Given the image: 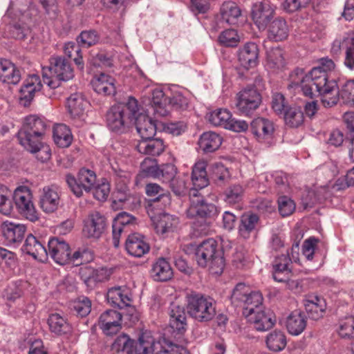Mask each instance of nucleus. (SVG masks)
<instances>
[{
    "label": "nucleus",
    "instance_id": "obj_1",
    "mask_svg": "<svg viewBox=\"0 0 354 354\" xmlns=\"http://www.w3.org/2000/svg\"><path fill=\"white\" fill-rule=\"evenodd\" d=\"M319 64L302 77L299 86L305 96L320 97L324 106H332L338 101V85L334 79H329L328 72L333 70L335 64L328 57L320 59Z\"/></svg>",
    "mask_w": 354,
    "mask_h": 354
},
{
    "label": "nucleus",
    "instance_id": "obj_2",
    "mask_svg": "<svg viewBox=\"0 0 354 354\" xmlns=\"http://www.w3.org/2000/svg\"><path fill=\"white\" fill-rule=\"evenodd\" d=\"M160 343L149 332L142 333L137 343L126 334L117 337L111 345L112 354H160Z\"/></svg>",
    "mask_w": 354,
    "mask_h": 354
},
{
    "label": "nucleus",
    "instance_id": "obj_3",
    "mask_svg": "<svg viewBox=\"0 0 354 354\" xmlns=\"http://www.w3.org/2000/svg\"><path fill=\"white\" fill-rule=\"evenodd\" d=\"M138 110V101L133 97H129L126 104L112 106L106 113L107 127L116 133H125Z\"/></svg>",
    "mask_w": 354,
    "mask_h": 354
},
{
    "label": "nucleus",
    "instance_id": "obj_4",
    "mask_svg": "<svg viewBox=\"0 0 354 354\" xmlns=\"http://www.w3.org/2000/svg\"><path fill=\"white\" fill-rule=\"evenodd\" d=\"M46 129V123L43 118L37 115L26 117L23 127L17 133L20 145L28 151H35L41 145Z\"/></svg>",
    "mask_w": 354,
    "mask_h": 354
},
{
    "label": "nucleus",
    "instance_id": "obj_5",
    "mask_svg": "<svg viewBox=\"0 0 354 354\" xmlns=\"http://www.w3.org/2000/svg\"><path fill=\"white\" fill-rule=\"evenodd\" d=\"M195 259L200 267H208L213 274H221L223 272L224 259L218 250L217 241L214 239H207L196 247Z\"/></svg>",
    "mask_w": 354,
    "mask_h": 354
},
{
    "label": "nucleus",
    "instance_id": "obj_6",
    "mask_svg": "<svg viewBox=\"0 0 354 354\" xmlns=\"http://www.w3.org/2000/svg\"><path fill=\"white\" fill-rule=\"evenodd\" d=\"M44 83L51 88L59 86L58 82H67L74 77L73 69L64 57L53 56L50 59V66L42 68Z\"/></svg>",
    "mask_w": 354,
    "mask_h": 354
},
{
    "label": "nucleus",
    "instance_id": "obj_7",
    "mask_svg": "<svg viewBox=\"0 0 354 354\" xmlns=\"http://www.w3.org/2000/svg\"><path fill=\"white\" fill-rule=\"evenodd\" d=\"M187 310L189 315L199 322L212 320L216 315V301L201 294H190L187 297Z\"/></svg>",
    "mask_w": 354,
    "mask_h": 354
},
{
    "label": "nucleus",
    "instance_id": "obj_8",
    "mask_svg": "<svg viewBox=\"0 0 354 354\" xmlns=\"http://www.w3.org/2000/svg\"><path fill=\"white\" fill-rule=\"evenodd\" d=\"M66 181L74 195L80 197L84 192H89L94 187L96 174L92 170L82 168L79 171L77 178L71 174H67Z\"/></svg>",
    "mask_w": 354,
    "mask_h": 354
},
{
    "label": "nucleus",
    "instance_id": "obj_9",
    "mask_svg": "<svg viewBox=\"0 0 354 354\" xmlns=\"http://www.w3.org/2000/svg\"><path fill=\"white\" fill-rule=\"evenodd\" d=\"M32 199L30 189L27 186H19L13 193V201L19 214L30 221H35L39 217Z\"/></svg>",
    "mask_w": 354,
    "mask_h": 354
},
{
    "label": "nucleus",
    "instance_id": "obj_10",
    "mask_svg": "<svg viewBox=\"0 0 354 354\" xmlns=\"http://www.w3.org/2000/svg\"><path fill=\"white\" fill-rule=\"evenodd\" d=\"M261 102V95L254 86L245 87L236 94V108L243 115L252 114Z\"/></svg>",
    "mask_w": 354,
    "mask_h": 354
},
{
    "label": "nucleus",
    "instance_id": "obj_11",
    "mask_svg": "<svg viewBox=\"0 0 354 354\" xmlns=\"http://www.w3.org/2000/svg\"><path fill=\"white\" fill-rule=\"evenodd\" d=\"M275 6L268 1H258L252 6V19L259 30H264L274 17Z\"/></svg>",
    "mask_w": 354,
    "mask_h": 354
},
{
    "label": "nucleus",
    "instance_id": "obj_12",
    "mask_svg": "<svg viewBox=\"0 0 354 354\" xmlns=\"http://www.w3.org/2000/svg\"><path fill=\"white\" fill-rule=\"evenodd\" d=\"M219 209L213 203H207L204 199L194 196L187 211L189 217H199L201 218L214 220L218 215Z\"/></svg>",
    "mask_w": 354,
    "mask_h": 354
},
{
    "label": "nucleus",
    "instance_id": "obj_13",
    "mask_svg": "<svg viewBox=\"0 0 354 354\" xmlns=\"http://www.w3.org/2000/svg\"><path fill=\"white\" fill-rule=\"evenodd\" d=\"M248 322L258 331L268 330L274 325L276 319L273 313L263 306L256 309H250L245 315Z\"/></svg>",
    "mask_w": 354,
    "mask_h": 354
},
{
    "label": "nucleus",
    "instance_id": "obj_14",
    "mask_svg": "<svg viewBox=\"0 0 354 354\" xmlns=\"http://www.w3.org/2000/svg\"><path fill=\"white\" fill-rule=\"evenodd\" d=\"M71 248L68 243L62 238L53 237L48 242V257L60 265H65L70 261Z\"/></svg>",
    "mask_w": 354,
    "mask_h": 354
},
{
    "label": "nucleus",
    "instance_id": "obj_15",
    "mask_svg": "<svg viewBox=\"0 0 354 354\" xmlns=\"http://www.w3.org/2000/svg\"><path fill=\"white\" fill-rule=\"evenodd\" d=\"M98 325L104 334L112 336L122 328V315L117 310H107L100 315Z\"/></svg>",
    "mask_w": 354,
    "mask_h": 354
},
{
    "label": "nucleus",
    "instance_id": "obj_16",
    "mask_svg": "<svg viewBox=\"0 0 354 354\" xmlns=\"http://www.w3.org/2000/svg\"><path fill=\"white\" fill-rule=\"evenodd\" d=\"M158 173V177L156 179H158L164 183H168L176 195H180L183 192L185 183L182 180L178 181L176 178L177 169L174 165L171 163L162 165L159 167Z\"/></svg>",
    "mask_w": 354,
    "mask_h": 354
},
{
    "label": "nucleus",
    "instance_id": "obj_17",
    "mask_svg": "<svg viewBox=\"0 0 354 354\" xmlns=\"http://www.w3.org/2000/svg\"><path fill=\"white\" fill-rule=\"evenodd\" d=\"M272 121L263 118L254 119L250 124V131L259 142L270 144L274 133Z\"/></svg>",
    "mask_w": 354,
    "mask_h": 354
},
{
    "label": "nucleus",
    "instance_id": "obj_18",
    "mask_svg": "<svg viewBox=\"0 0 354 354\" xmlns=\"http://www.w3.org/2000/svg\"><path fill=\"white\" fill-rule=\"evenodd\" d=\"M136 223V218L131 214L121 212L114 218L112 225L113 243L115 248L120 244L122 233H127Z\"/></svg>",
    "mask_w": 354,
    "mask_h": 354
},
{
    "label": "nucleus",
    "instance_id": "obj_19",
    "mask_svg": "<svg viewBox=\"0 0 354 354\" xmlns=\"http://www.w3.org/2000/svg\"><path fill=\"white\" fill-rule=\"evenodd\" d=\"M21 250L39 261L44 262L48 259L47 248L45 243L41 238H37L31 234L27 236Z\"/></svg>",
    "mask_w": 354,
    "mask_h": 354
},
{
    "label": "nucleus",
    "instance_id": "obj_20",
    "mask_svg": "<svg viewBox=\"0 0 354 354\" xmlns=\"http://www.w3.org/2000/svg\"><path fill=\"white\" fill-rule=\"evenodd\" d=\"M3 236L8 245H18L24 238L26 227L24 224L3 221L1 226Z\"/></svg>",
    "mask_w": 354,
    "mask_h": 354
},
{
    "label": "nucleus",
    "instance_id": "obj_21",
    "mask_svg": "<svg viewBox=\"0 0 354 354\" xmlns=\"http://www.w3.org/2000/svg\"><path fill=\"white\" fill-rule=\"evenodd\" d=\"M207 162L204 160H199L192 167V182L193 189L190 191V196H197L198 189L207 187L209 184V179L207 174Z\"/></svg>",
    "mask_w": 354,
    "mask_h": 354
},
{
    "label": "nucleus",
    "instance_id": "obj_22",
    "mask_svg": "<svg viewBox=\"0 0 354 354\" xmlns=\"http://www.w3.org/2000/svg\"><path fill=\"white\" fill-rule=\"evenodd\" d=\"M105 226V218L99 212H95L85 220L83 233L88 238L98 239L104 232Z\"/></svg>",
    "mask_w": 354,
    "mask_h": 354
},
{
    "label": "nucleus",
    "instance_id": "obj_23",
    "mask_svg": "<svg viewBox=\"0 0 354 354\" xmlns=\"http://www.w3.org/2000/svg\"><path fill=\"white\" fill-rule=\"evenodd\" d=\"M169 326L171 333L176 337L182 335L187 329V317L183 307L172 304L170 307Z\"/></svg>",
    "mask_w": 354,
    "mask_h": 354
},
{
    "label": "nucleus",
    "instance_id": "obj_24",
    "mask_svg": "<svg viewBox=\"0 0 354 354\" xmlns=\"http://www.w3.org/2000/svg\"><path fill=\"white\" fill-rule=\"evenodd\" d=\"M106 300L112 306L123 308L131 305V294L127 287H113L109 289Z\"/></svg>",
    "mask_w": 354,
    "mask_h": 354
},
{
    "label": "nucleus",
    "instance_id": "obj_25",
    "mask_svg": "<svg viewBox=\"0 0 354 354\" xmlns=\"http://www.w3.org/2000/svg\"><path fill=\"white\" fill-rule=\"evenodd\" d=\"M133 122L136 125V130L141 140L152 138L156 135V125L154 120L149 116L140 113L139 110L136 117L133 118Z\"/></svg>",
    "mask_w": 354,
    "mask_h": 354
},
{
    "label": "nucleus",
    "instance_id": "obj_26",
    "mask_svg": "<svg viewBox=\"0 0 354 354\" xmlns=\"http://www.w3.org/2000/svg\"><path fill=\"white\" fill-rule=\"evenodd\" d=\"M127 253L134 257H141L149 251V245L144 236L138 233L129 234L125 241Z\"/></svg>",
    "mask_w": 354,
    "mask_h": 354
},
{
    "label": "nucleus",
    "instance_id": "obj_27",
    "mask_svg": "<svg viewBox=\"0 0 354 354\" xmlns=\"http://www.w3.org/2000/svg\"><path fill=\"white\" fill-rule=\"evenodd\" d=\"M156 232L160 234L172 232L179 223L178 218L167 213H161L151 218Z\"/></svg>",
    "mask_w": 354,
    "mask_h": 354
},
{
    "label": "nucleus",
    "instance_id": "obj_28",
    "mask_svg": "<svg viewBox=\"0 0 354 354\" xmlns=\"http://www.w3.org/2000/svg\"><path fill=\"white\" fill-rule=\"evenodd\" d=\"M115 84V78L105 73L96 75L91 81L94 91L103 95H114L116 91Z\"/></svg>",
    "mask_w": 354,
    "mask_h": 354
},
{
    "label": "nucleus",
    "instance_id": "obj_29",
    "mask_svg": "<svg viewBox=\"0 0 354 354\" xmlns=\"http://www.w3.org/2000/svg\"><path fill=\"white\" fill-rule=\"evenodd\" d=\"M68 111L73 119H80L84 115L88 102L80 93L71 94L67 98Z\"/></svg>",
    "mask_w": 354,
    "mask_h": 354
},
{
    "label": "nucleus",
    "instance_id": "obj_30",
    "mask_svg": "<svg viewBox=\"0 0 354 354\" xmlns=\"http://www.w3.org/2000/svg\"><path fill=\"white\" fill-rule=\"evenodd\" d=\"M238 57L240 64L243 68L249 69L254 67L258 59L257 45L254 42L246 43L242 48L239 49Z\"/></svg>",
    "mask_w": 354,
    "mask_h": 354
},
{
    "label": "nucleus",
    "instance_id": "obj_31",
    "mask_svg": "<svg viewBox=\"0 0 354 354\" xmlns=\"http://www.w3.org/2000/svg\"><path fill=\"white\" fill-rule=\"evenodd\" d=\"M305 310L309 317L317 320L323 316L326 307L324 298L317 295H310L304 301Z\"/></svg>",
    "mask_w": 354,
    "mask_h": 354
},
{
    "label": "nucleus",
    "instance_id": "obj_32",
    "mask_svg": "<svg viewBox=\"0 0 354 354\" xmlns=\"http://www.w3.org/2000/svg\"><path fill=\"white\" fill-rule=\"evenodd\" d=\"M307 317L304 313L295 310L286 318V326L288 333L295 336L300 335L306 328Z\"/></svg>",
    "mask_w": 354,
    "mask_h": 354
},
{
    "label": "nucleus",
    "instance_id": "obj_33",
    "mask_svg": "<svg viewBox=\"0 0 354 354\" xmlns=\"http://www.w3.org/2000/svg\"><path fill=\"white\" fill-rule=\"evenodd\" d=\"M259 217L256 214H244L241 216L239 225V234L244 239H249L257 231Z\"/></svg>",
    "mask_w": 354,
    "mask_h": 354
},
{
    "label": "nucleus",
    "instance_id": "obj_34",
    "mask_svg": "<svg viewBox=\"0 0 354 354\" xmlns=\"http://www.w3.org/2000/svg\"><path fill=\"white\" fill-rule=\"evenodd\" d=\"M41 87L42 84L38 75H29L20 89V100L21 101L24 100L25 104L30 103L33 99L35 92L40 91Z\"/></svg>",
    "mask_w": 354,
    "mask_h": 354
},
{
    "label": "nucleus",
    "instance_id": "obj_35",
    "mask_svg": "<svg viewBox=\"0 0 354 354\" xmlns=\"http://www.w3.org/2000/svg\"><path fill=\"white\" fill-rule=\"evenodd\" d=\"M59 204V196L56 188L45 187L40 197V206L44 212L51 213L55 212Z\"/></svg>",
    "mask_w": 354,
    "mask_h": 354
},
{
    "label": "nucleus",
    "instance_id": "obj_36",
    "mask_svg": "<svg viewBox=\"0 0 354 354\" xmlns=\"http://www.w3.org/2000/svg\"><path fill=\"white\" fill-rule=\"evenodd\" d=\"M0 79L5 83L17 84L21 80V73L9 60H0Z\"/></svg>",
    "mask_w": 354,
    "mask_h": 354
},
{
    "label": "nucleus",
    "instance_id": "obj_37",
    "mask_svg": "<svg viewBox=\"0 0 354 354\" xmlns=\"http://www.w3.org/2000/svg\"><path fill=\"white\" fill-rule=\"evenodd\" d=\"M136 149L140 153L155 156L162 153L165 145L162 139L152 138L140 140L136 146Z\"/></svg>",
    "mask_w": 354,
    "mask_h": 354
},
{
    "label": "nucleus",
    "instance_id": "obj_38",
    "mask_svg": "<svg viewBox=\"0 0 354 354\" xmlns=\"http://www.w3.org/2000/svg\"><path fill=\"white\" fill-rule=\"evenodd\" d=\"M151 275L156 281H167L171 279L173 270L169 263L165 258H159L153 264Z\"/></svg>",
    "mask_w": 354,
    "mask_h": 354
},
{
    "label": "nucleus",
    "instance_id": "obj_39",
    "mask_svg": "<svg viewBox=\"0 0 354 354\" xmlns=\"http://www.w3.org/2000/svg\"><path fill=\"white\" fill-rule=\"evenodd\" d=\"M222 137L212 131L203 133L198 140L201 149L204 153H212L217 150L222 144Z\"/></svg>",
    "mask_w": 354,
    "mask_h": 354
},
{
    "label": "nucleus",
    "instance_id": "obj_40",
    "mask_svg": "<svg viewBox=\"0 0 354 354\" xmlns=\"http://www.w3.org/2000/svg\"><path fill=\"white\" fill-rule=\"evenodd\" d=\"M288 35L286 21L281 17H277L268 26V38L275 41L285 39Z\"/></svg>",
    "mask_w": 354,
    "mask_h": 354
},
{
    "label": "nucleus",
    "instance_id": "obj_41",
    "mask_svg": "<svg viewBox=\"0 0 354 354\" xmlns=\"http://www.w3.org/2000/svg\"><path fill=\"white\" fill-rule=\"evenodd\" d=\"M53 140L59 147H68L73 141L71 129L64 124H57L53 128Z\"/></svg>",
    "mask_w": 354,
    "mask_h": 354
},
{
    "label": "nucleus",
    "instance_id": "obj_42",
    "mask_svg": "<svg viewBox=\"0 0 354 354\" xmlns=\"http://www.w3.org/2000/svg\"><path fill=\"white\" fill-rule=\"evenodd\" d=\"M162 89L157 88L152 92V106L154 114L157 116H166L169 111L168 109L167 99Z\"/></svg>",
    "mask_w": 354,
    "mask_h": 354
},
{
    "label": "nucleus",
    "instance_id": "obj_43",
    "mask_svg": "<svg viewBox=\"0 0 354 354\" xmlns=\"http://www.w3.org/2000/svg\"><path fill=\"white\" fill-rule=\"evenodd\" d=\"M285 65L283 50L273 48L267 51L266 66L273 72L281 69Z\"/></svg>",
    "mask_w": 354,
    "mask_h": 354
},
{
    "label": "nucleus",
    "instance_id": "obj_44",
    "mask_svg": "<svg viewBox=\"0 0 354 354\" xmlns=\"http://www.w3.org/2000/svg\"><path fill=\"white\" fill-rule=\"evenodd\" d=\"M221 19L230 24L236 23L241 15L239 6L233 1H227L223 3L221 10Z\"/></svg>",
    "mask_w": 354,
    "mask_h": 354
},
{
    "label": "nucleus",
    "instance_id": "obj_45",
    "mask_svg": "<svg viewBox=\"0 0 354 354\" xmlns=\"http://www.w3.org/2000/svg\"><path fill=\"white\" fill-rule=\"evenodd\" d=\"M146 194L148 196L152 197L151 201L153 203L160 202L164 207L170 203L169 194L156 183L147 184Z\"/></svg>",
    "mask_w": 354,
    "mask_h": 354
},
{
    "label": "nucleus",
    "instance_id": "obj_46",
    "mask_svg": "<svg viewBox=\"0 0 354 354\" xmlns=\"http://www.w3.org/2000/svg\"><path fill=\"white\" fill-rule=\"evenodd\" d=\"M282 116L286 124L292 128L299 127L304 121V112L299 106H289Z\"/></svg>",
    "mask_w": 354,
    "mask_h": 354
},
{
    "label": "nucleus",
    "instance_id": "obj_47",
    "mask_svg": "<svg viewBox=\"0 0 354 354\" xmlns=\"http://www.w3.org/2000/svg\"><path fill=\"white\" fill-rule=\"evenodd\" d=\"M48 324L50 331L58 335L66 333L71 329L66 319L57 313H53L49 316Z\"/></svg>",
    "mask_w": 354,
    "mask_h": 354
},
{
    "label": "nucleus",
    "instance_id": "obj_48",
    "mask_svg": "<svg viewBox=\"0 0 354 354\" xmlns=\"http://www.w3.org/2000/svg\"><path fill=\"white\" fill-rule=\"evenodd\" d=\"M244 189L239 184L227 187L223 193V199L228 205L239 204L243 198Z\"/></svg>",
    "mask_w": 354,
    "mask_h": 354
},
{
    "label": "nucleus",
    "instance_id": "obj_49",
    "mask_svg": "<svg viewBox=\"0 0 354 354\" xmlns=\"http://www.w3.org/2000/svg\"><path fill=\"white\" fill-rule=\"evenodd\" d=\"M207 117L209 122L212 125L225 129L232 114L226 109H217L209 113Z\"/></svg>",
    "mask_w": 354,
    "mask_h": 354
},
{
    "label": "nucleus",
    "instance_id": "obj_50",
    "mask_svg": "<svg viewBox=\"0 0 354 354\" xmlns=\"http://www.w3.org/2000/svg\"><path fill=\"white\" fill-rule=\"evenodd\" d=\"M64 53L65 55L70 58H72L74 56L73 61L77 68L82 71L84 70V62L79 44L77 45L73 41L66 43L64 46Z\"/></svg>",
    "mask_w": 354,
    "mask_h": 354
},
{
    "label": "nucleus",
    "instance_id": "obj_51",
    "mask_svg": "<svg viewBox=\"0 0 354 354\" xmlns=\"http://www.w3.org/2000/svg\"><path fill=\"white\" fill-rule=\"evenodd\" d=\"M268 348L272 351H282L286 346V338L284 333L279 330L270 333L266 338Z\"/></svg>",
    "mask_w": 354,
    "mask_h": 354
},
{
    "label": "nucleus",
    "instance_id": "obj_52",
    "mask_svg": "<svg viewBox=\"0 0 354 354\" xmlns=\"http://www.w3.org/2000/svg\"><path fill=\"white\" fill-rule=\"evenodd\" d=\"M159 167L156 159L146 158L140 164V175L144 178L156 179L158 177Z\"/></svg>",
    "mask_w": 354,
    "mask_h": 354
},
{
    "label": "nucleus",
    "instance_id": "obj_53",
    "mask_svg": "<svg viewBox=\"0 0 354 354\" xmlns=\"http://www.w3.org/2000/svg\"><path fill=\"white\" fill-rule=\"evenodd\" d=\"M242 303L245 305L243 313L246 315L250 309L256 310L263 306V296L259 291L250 290Z\"/></svg>",
    "mask_w": 354,
    "mask_h": 354
},
{
    "label": "nucleus",
    "instance_id": "obj_54",
    "mask_svg": "<svg viewBox=\"0 0 354 354\" xmlns=\"http://www.w3.org/2000/svg\"><path fill=\"white\" fill-rule=\"evenodd\" d=\"M337 330L342 338L354 339V317L348 316L339 320Z\"/></svg>",
    "mask_w": 354,
    "mask_h": 354
},
{
    "label": "nucleus",
    "instance_id": "obj_55",
    "mask_svg": "<svg viewBox=\"0 0 354 354\" xmlns=\"http://www.w3.org/2000/svg\"><path fill=\"white\" fill-rule=\"evenodd\" d=\"M11 195V191L7 187L0 185V213L2 214L10 215L12 213Z\"/></svg>",
    "mask_w": 354,
    "mask_h": 354
},
{
    "label": "nucleus",
    "instance_id": "obj_56",
    "mask_svg": "<svg viewBox=\"0 0 354 354\" xmlns=\"http://www.w3.org/2000/svg\"><path fill=\"white\" fill-rule=\"evenodd\" d=\"M93 259V253L86 248L78 249L71 254L70 251V261L75 266H78L84 263L90 262Z\"/></svg>",
    "mask_w": 354,
    "mask_h": 354
},
{
    "label": "nucleus",
    "instance_id": "obj_57",
    "mask_svg": "<svg viewBox=\"0 0 354 354\" xmlns=\"http://www.w3.org/2000/svg\"><path fill=\"white\" fill-rule=\"evenodd\" d=\"M24 291L22 288L14 283L9 285L4 290L3 297L8 303L10 308L12 304L18 301H21L23 298Z\"/></svg>",
    "mask_w": 354,
    "mask_h": 354
},
{
    "label": "nucleus",
    "instance_id": "obj_58",
    "mask_svg": "<svg viewBox=\"0 0 354 354\" xmlns=\"http://www.w3.org/2000/svg\"><path fill=\"white\" fill-rule=\"evenodd\" d=\"M80 47L88 48L97 44L100 41V35L93 30L82 31L77 39Z\"/></svg>",
    "mask_w": 354,
    "mask_h": 354
},
{
    "label": "nucleus",
    "instance_id": "obj_59",
    "mask_svg": "<svg viewBox=\"0 0 354 354\" xmlns=\"http://www.w3.org/2000/svg\"><path fill=\"white\" fill-rule=\"evenodd\" d=\"M167 104L168 107L171 106L176 111H183L188 109L189 100L180 92L176 91L173 93L171 97H169Z\"/></svg>",
    "mask_w": 354,
    "mask_h": 354
},
{
    "label": "nucleus",
    "instance_id": "obj_60",
    "mask_svg": "<svg viewBox=\"0 0 354 354\" xmlns=\"http://www.w3.org/2000/svg\"><path fill=\"white\" fill-rule=\"evenodd\" d=\"M218 41L225 46H236L239 41V36L236 30L232 28L227 29L220 34Z\"/></svg>",
    "mask_w": 354,
    "mask_h": 354
},
{
    "label": "nucleus",
    "instance_id": "obj_61",
    "mask_svg": "<svg viewBox=\"0 0 354 354\" xmlns=\"http://www.w3.org/2000/svg\"><path fill=\"white\" fill-rule=\"evenodd\" d=\"M279 214L283 216H288L295 210V203L290 197L286 196H279L277 200Z\"/></svg>",
    "mask_w": 354,
    "mask_h": 354
},
{
    "label": "nucleus",
    "instance_id": "obj_62",
    "mask_svg": "<svg viewBox=\"0 0 354 354\" xmlns=\"http://www.w3.org/2000/svg\"><path fill=\"white\" fill-rule=\"evenodd\" d=\"M73 308L77 316L84 317L91 312V301L88 297H81L74 301Z\"/></svg>",
    "mask_w": 354,
    "mask_h": 354
},
{
    "label": "nucleus",
    "instance_id": "obj_63",
    "mask_svg": "<svg viewBox=\"0 0 354 354\" xmlns=\"http://www.w3.org/2000/svg\"><path fill=\"white\" fill-rule=\"evenodd\" d=\"M344 99L347 103L354 105V80H348L338 88V97Z\"/></svg>",
    "mask_w": 354,
    "mask_h": 354
},
{
    "label": "nucleus",
    "instance_id": "obj_64",
    "mask_svg": "<svg viewBox=\"0 0 354 354\" xmlns=\"http://www.w3.org/2000/svg\"><path fill=\"white\" fill-rule=\"evenodd\" d=\"M272 109L278 115H283L289 107L286 103V100L281 93H274L272 97Z\"/></svg>",
    "mask_w": 354,
    "mask_h": 354
}]
</instances>
